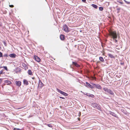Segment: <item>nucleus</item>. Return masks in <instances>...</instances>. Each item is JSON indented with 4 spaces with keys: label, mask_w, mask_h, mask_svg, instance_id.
Instances as JSON below:
<instances>
[{
    "label": "nucleus",
    "mask_w": 130,
    "mask_h": 130,
    "mask_svg": "<svg viewBox=\"0 0 130 130\" xmlns=\"http://www.w3.org/2000/svg\"><path fill=\"white\" fill-rule=\"evenodd\" d=\"M89 94V93H85L84 94L85 95H86L87 96H88Z\"/></svg>",
    "instance_id": "obj_34"
},
{
    "label": "nucleus",
    "mask_w": 130,
    "mask_h": 130,
    "mask_svg": "<svg viewBox=\"0 0 130 130\" xmlns=\"http://www.w3.org/2000/svg\"><path fill=\"white\" fill-rule=\"evenodd\" d=\"M3 73V70H2L0 71V75L1 74H2Z\"/></svg>",
    "instance_id": "obj_36"
},
{
    "label": "nucleus",
    "mask_w": 130,
    "mask_h": 130,
    "mask_svg": "<svg viewBox=\"0 0 130 130\" xmlns=\"http://www.w3.org/2000/svg\"><path fill=\"white\" fill-rule=\"evenodd\" d=\"M124 63V62H121L120 63V64L122 65H123Z\"/></svg>",
    "instance_id": "obj_35"
},
{
    "label": "nucleus",
    "mask_w": 130,
    "mask_h": 130,
    "mask_svg": "<svg viewBox=\"0 0 130 130\" xmlns=\"http://www.w3.org/2000/svg\"><path fill=\"white\" fill-rule=\"evenodd\" d=\"M8 56H9L6 53V54H4L3 56L4 57H8Z\"/></svg>",
    "instance_id": "obj_29"
},
{
    "label": "nucleus",
    "mask_w": 130,
    "mask_h": 130,
    "mask_svg": "<svg viewBox=\"0 0 130 130\" xmlns=\"http://www.w3.org/2000/svg\"><path fill=\"white\" fill-rule=\"evenodd\" d=\"M120 9L121 8L120 7H118L117 9V10H118V11L117 12V13H118L120 12Z\"/></svg>",
    "instance_id": "obj_27"
},
{
    "label": "nucleus",
    "mask_w": 130,
    "mask_h": 130,
    "mask_svg": "<svg viewBox=\"0 0 130 130\" xmlns=\"http://www.w3.org/2000/svg\"><path fill=\"white\" fill-rule=\"evenodd\" d=\"M91 5L94 8H95V9H97V8L98 7V6L96 5H95V4H92Z\"/></svg>",
    "instance_id": "obj_22"
},
{
    "label": "nucleus",
    "mask_w": 130,
    "mask_h": 130,
    "mask_svg": "<svg viewBox=\"0 0 130 130\" xmlns=\"http://www.w3.org/2000/svg\"><path fill=\"white\" fill-rule=\"evenodd\" d=\"M9 56L12 58H15L16 56V55L14 53H12L9 55Z\"/></svg>",
    "instance_id": "obj_12"
},
{
    "label": "nucleus",
    "mask_w": 130,
    "mask_h": 130,
    "mask_svg": "<svg viewBox=\"0 0 130 130\" xmlns=\"http://www.w3.org/2000/svg\"><path fill=\"white\" fill-rule=\"evenodd\" d=\"M72 64L75 66L79 68L80 67V66L76 62H75L72 61Z\"/></svg>",
    "instance_id": "obj_10"
},
{
    "label": "nucleus",
    "mask_w": 130,
    "mask_h": 130,
    "mask_svg": "<svg viewBox=\"0 0 130 130\" xmlns=\"http://www.w3.org/2000/svg\"><path fill=\"white\" fill-rule=\"evenodd\" d=\"M3 57V54L1 52H0V57Z\"/></svg>",
    "instance_id": "obj_32"
},
{
    "label": "nucleus",
    "mask_w": 130,
    "mask_h": 130,
    "mask_svg": "<svg viewBox=\"0 0 130 130\" xmlns=\"http://www.w3.org/2000/svg\"><path fill=\"white\" fill-rule=\"evenodd\" d=\"M88 96L91 98H94V95L92 94H90V93L89 94Z\"/></svg>",
    "instance_id": "obj_25"
},
{
    "label": "nucleus",
    "mask_w": 130,
    "mask_h": 130,
    "mask_svg": "<svg viewBox=\"0 0 130 130\" xmlns=\"http://www.w3.org/2000/svg\"><path fill=\"white\" fill-rule=\"evenodd\" d=\"M23 82L24 85H27L28 84V81L26 79H24L23 81Z\"/></svg>",
    "instance_id": "obj_18"
},
{
    "label": "nucleus",
    "mask_w": 130,
    "mask_h": 130,
    "mask_svg": "<svg viewBox=\"0 0 130 130\" xmlns=\"http://www.w3.org/2000/svg\"><path fill=\"white\" fill-rule=\"evenodd\" d=\"M59 98L61 99H65V98L63 97H59Z\"/></svg>",
    "instance_id": "obj_38"
},
{
    "label": "nucleus",
    "mask_w": 130,
    "mask_h": 130,
    "mask_svg": "<svg viewBox=\"0 0 130 130\" xmlns=\"http://www.w3.org/2000/svg\"><path fill=\"white\" fill-rule=\"evenodd\" d=\"M2 80V78H0V84L1 83Z\"/></svg>",
    "instance_id": "obj_39"
},
{
    "label": "nucleus",
    "mask_w": 130,
    "mask_h": 130,
    "mask_svg": "<svg viewBox=\"0 0 130 130\" xmlns=\"http://www.w3.org/2000/svg\"><path fill=\"white\" fill-rule=\"evenodd\" d=\"M63 30L66 32H68L70 31L68 27L66 24H65L63 25Z\"/></svg>",
    "instance_id": "obj_5"
},
{
    "label": "nucleus",
    "mask_w": 130,
    "mask_h": 130,
    "mask_svg": "<svg viewBox=\"0 0 130 130\" xmlns=\"http://www.w3.org/2000/svg\"><path fill=\"white\" fill-rule=\"evenodd\" d=\"M3 43H4V44L5 45V46H6V43L5 42V41H3Z\"/></svg>",
    "instance_id": "obj_41"
},
{
    "label": "nucleus",
    "mask_w": 130,
    "mask_h": 130,
    "mask_svg": "<svg viewBox=\"0 0 130 130\" xmlns=\"http://www.w3.org/2000/svg\"><path fill=\"white\" fill-rule=\"evenodd\" d=\"M103 8L102 7H99V10L100 11H102L103 10Z\"/></svg>",
    "instance_id": "obj_28"
},
{
    "label": "nucleus",
    "mask_w": 130,
    "mask_h": 130,
    "mask_svg": "<svg viewBox=\"0 0 130 130\" xmlns=\"http://www.w3.org/2000/svg\"><path fill=\"white\" fill-rule=\"evenodd\" d=\"M86 85H85V86L88 88H90L91 89L94 88L93 86L91 85L87 82H86Z\"/></svg>",
    "instance_id": "obj_6"
},
{
    "label": "nucleus",
    "mask_w": 130,
    "mask_h": 130,
    "mask_svg": "<svg viewBox=\"0 0 130 130\" xmlns=\"http://www.w3.org/2000/svg\"><path fill=\"white\" fill-rule=\"evenodd\" d=\"M62 94L63 95H64V96H68V94H67V93L65 92H62Z\"/></svg>",
    "instance_id": "obj_24"
},
{
    "label": "nucleus",
    "mask_w": 130,
    "mask_h": 130,
    "mask_svg": "<svg viewBox=\"0 0 130 130\" xmlns=\"http://www.w3.org/2000/svg\"><path fill=\"white\" fill-rule=\"evenodd\" d=\"M103 89L105 91L111 95L112 96H114V94L113 92L110 89L105 88H103Z\"/></svg>",
    "instance_id": "obj_2"
},
{
    "label": "nucleus",
    "mask_w": 130,
    "mask_h": 130,
    "mask_svg": "<svg viewBox=\"0 0 130 130\" xmlns=\"http://www.w3.org/2000/svg\"><path fill=\"white\" fill-rule=\"evenodd\" d=\"M21 69L19 68L18 67H17L14 70V71L16 73H18L20 72L21 71Z\"/></svg>",
    "instance_id": "obj_8"
},
{
    "label": "nucleus",
    "mask_w": 130,
    "mask_h": 130,
    "mask_svg": "<svg viewBox=\"0 0 130 130\" xmlns=\"http://www.w3.org/2000/svg\"><path fill=\"white\" fill-rule=\"evenodd\" d=\"M13 130H21V129L18 128H13Z\"/></svg>",
    "instance_id": "obj_33"
},
{
    "label": "nucleus",
    "mask_w": 130,
    "mask_h": 130,
    "mask_svg": "<svg viewBox=\"0 0 130 130\" xmlns=\"http://www.w3.org/2000/svg\"><path fill=\"white\" fill-rule=\"evenodd\" d=\"M3 68L6 70L7 71V70H8L7 68V67L6 66H4L3 67Z\"/></svg>",
    "instance_id": "obj_31"
},
{
    "label": "nucleus",
    "mask_w": 130,
    "mask_h": 130,
    "mask_svg": "<svg viewBox=\"0 0 130 130\" xmlns=\"http://www.w3.org/2000/svg\"><path fill=\"white\" fill-rule=\"evenodd\" d=\"M100 60L102 62H104V60L103 57H100L99 58Z\"/></svg>",
    "instance_id": "obj_20"
},
{
    "label": "nucleus",
    "mask_w": 130,
    "mask_h": 130,
    "mask_svg": "<svg viewBox=\"0 0 130 130\" xmlns=\"http://www.w3.org/2000/svg\"><path fill=\"white\" fill-rule=\"evenodd\" d=\"M5 83L7 84V85H9L11 83L10 81L8 80H5Z\"/></svg>",
    "instance_id": "obj_17"
},
{
    "label": "nucleus",
    "mask_w": 130,
    "mask_h": 130,
    "mask_svg": "<svg viewBox=\"0 0 130 130\" xmlns=\"http://www.w3.org/2000/svg\"><path fill=\"white\" fill-rule=\"evenodd\" d=\"M108 57H110L111 58H112V59H115V57L112 54H111L109 53L108 54Z\"/></svg>",
    "instance_id": "obj_14"
},
{
    "label": "nucleus",
    "mask_w": 130,
    "mask_h": 130,
    "mask_svg": "<svg viewBox=\"0 0 130 130\" xmlns=\"http://www.w3.org/2000/svg\"><path fill=\"white\" fill-rule=\"evenodd\" d=\"M57 91L58 92L60 93V94H61L62 93V92L63 91L61 90H59L57 88L56 89Z\"/></svg>",
    "instance_id": "obj_23"
},
{
    "label": "nucleus",
    "mask_w": 130,
    "mask_h": 130,
    "mask_svg": "<svg viewBox=\"0 0 130 130\" xmlns=\"http://www.w3.org/2000/svg\"><path fill=\"white\" fill-rule=\"evenodd\" d=\"M45 125L48 126V127H53V125L51 124H45Z\"/></svg>",
    "instance_id": "obj_21"
},
{
    "label": "nucleus",
    "mask_w": 130,
    "mask_h": 130,
    "mask_svg": "<svg viewBox=\"0 0 130 130\" xmlns=\"http://www.w3.org/2000/svg\"><path fill=\"white\" fill-rule=\"evenodd\" d=\"M124 1L127 4H130V2L127 1L125 0H124Z\"/></svg>",
    "instance_id": "obj_30"
},
{
    "label": "nucleus",
    "mask_w": 130,
    "mask_h": 130,
    "mask_svg": "<svg viewBox=\"0 0 130 130\" xmlns=\"http://www.w3.org/2000/svg\"><path fill=\"white\" fill-rule=\"evenodd\" d=\"M22 66L24 68L25 70H26L28 69V67L26 64L25 63H23L22 64Z\"/></svg>",
    "instance_id": "obj_15"
},
{
    "label": "nucleus",
    "mask_w": 130,
    "mask_h": 130,
    "mask_svg": "<svg viewBox=\"0 0 130 130\" xmlns=\"http://www.w3.org/2000/svg\"><path fill=\"white\" fill-rule=\"evenodd\" d=\"M9 7H14V6L13 5H9Z\"/></svg>",
    "instance_id": "obj_37"
},
{
    "label": "nucleus",
    "mask_w": 130,
    "mask_h": 130,
    "mask_svg": "<svg viewBox=\"0 0 130 130\" xmlns=\"http://www.w3.org/2000/svg\"><path fill=\"white\" fill-rule=\"evenodd\" d=\"M3 68V67H0V68Z\"/></svg>",
    "instance_id": "obj_44"
},
{
    "label": "nucleus",
    "mask_w": 130,
    "mask_h": 130,
    "mask_svg": "<svg viewBox=\"0 0 130 130\" xmlns=\"http://www.w3.org/2000/svg\"><path fill=\"white\" fill-rule=\"evenodd\" d=\"M1 26V25L0 24V26Z\"/></svg>",
    "instance_id": "obj_45"
},
{
    "label": "nucleus",
    "mask_w": 130,
    "mask_h": 130,
    "mask_svg": "<svg viewBox=\"0 0 130 130\" xmlns=\"http://www.w3.org/2000/svg\"><path fill=\"white\" fill-rule=\"evenodd\" d=\"M35 59L38 62H40L41 61L40 58L37 56H34Z\"/></svg>",
    "instance_id": "obj_9"
},
{
    "label": "nucleus",
    "mask_w": 130,
    "mask_h": 130,
    "mask_svg": "<svg viewBox=\"0 0 130 130\" xmlns=\"http://www.w3.org/2000/svg\"><path fill=\"white\" fill-rule=\"evenodd\" d=\"M35 77H32V79L33 80H34L35 79Z\"/></svg>",
    "instance_id": "obj_42"
},
{
    "label": "nucleus",
    "mask_w": 130,
    "mask_h": 130,
    "mask_svg": "<svg viewBox=\"0 0 130 130\" xmlns=\"http://www.w3.org/2000/svg\"><path fill=\"white\" fill-rule=\"evenodd\" d=\"M121 111L123 112L125 115L126 114V112H125V111L124 110V109H121Z\"/></svg>",
    "instance_id": "obj_26"
},
{
    "label": "nucleus",
    "mask_w": 130,
    "mask_h": 130,
    "mask_svg": "<svg viewBox=\"0 0 130 130\" xmlns=\"http://www.w3.org/2000/svg\"><path fill=\"white\" fill-rule=\"evenodd\" d=\"M44 86V84L42 83L41 80H39V84L38 86V88H41Z\"/></svg>",
    "instance_id": "obj_7"
},
{
    "label": "nucleus",
    "mask_w": 130,
    "mask_h": 130,
    "mask_svg": "<svg viewBox=\"0 0 130 130\" xmlns=\"http://www.w3.org/2000/svg\"><path fill=\"white\" fill-rule=\"evenodd\" d=\"M60 38L61 40H64L65 39V36L64 35H61L60 36Z\"/></svg>",
    "instance_id": "obj_16"
},
{
    "label": "nucleus",
    "mask_w": 130,
    "mask_h": 130,
    "mask_svg": "<svg viewBox=\"0 0 130 130\" xmlns=\"http://www.w3.org/2000/svg\"><path fill=\"white\" fill-rule=\"evenodd\" d=\"M28 73L29 75H32V72L31 70H28Z\"/></svg>",
    "instance_id": "obj_19"
},
{
    "label": "nucleus",
    "mask_w": 130,
    "mask_h": 130,
    "mask_svg": "<svg viewBox=\"0 0 130 130\" xmlns=\"http://www.w3.org/2000/svg\"><path fill=\"white\" fill-rule=\"evenodd\" d=\"M82 1L83 2H84V3H86V0H82Z\"/></svg>",
    "instance_id": "obj_40"
},
{
    "label": "nucleus",
    "mask_w": 130,
    "mask_h": 130,
    "mask_svg": "<svg viewBox=\"0 0 130 130\" xmlns=\"http://www.w3.org/2000/svg\"><path fill=\"white\" fill-rule=\"evenodd\" d=\"M15 84L18 87H20L21 84V82L20 81H16L15 82Z\"/></svg>",
    "instance_id": "obj_13"
},
{
    "label": "nucleus",
    "mask_w": 130,
    "mask_h": 130,
    "mask_svg": "<svg viewBox=\"0 0 130 130\" xmlns=\"http://www.w3.org/2000/svg\"><path fill=\"white\" fill-rule=\"evenodd\" d=\"M91 84L93 86L94 88H96L99 89H102V87L100 85L95 84L92 83H91Z\"/></svg>",
    "instance_id": "obj_4"
},
{
    "label": "nucleus",
    "mask_w": 130,
    "mask_h": 130,
    "mask_svg": "<svg viewBox=\"0 0 130 130\" xmlns=\"http://www.w3.org/2000/svg\"><path fill=\"white\" fill-rule=\"evenodd\" d=\"M110 36H111L112 38V41L113 42L116 43L118 42V40L117 38L118 36V39H119L120 37L119 35H117L116 31H113L111 30H110L109 31Z\"/></svg>",
    "instance_id": "obj_1"
},
{
    "label": "nucleus",
    "mask_w": 130,
    "mask_h": 130,
    "mask_svg": "<svg viewBox=\"0 0 130 130\" xmlns=\"http://www.w3.org/2000/svg\"><path fill=\"white\" fill-rule=\"evenodd\" d=\"M120 3L121 4H122L123 3L122 2H120Z\"/></svg>",
    "instance_id": "obj_43"
},
{
    "label": "nucleus",
    "mask_w": 130,
    "mask_h": 130,
    "mask_svg": "<svg viewBox=\"0 0 130 130\" xmlns=\"http://www.w3.org/2000/svg\"><path fill=\"white\" fill-rule=\"evenodd\" d=\"M109 114L112 116H113L115 117L116 118H118V116L117 114H116L115 113L113 112L110 111L109 112Z\"/></svg>",
    "instance_id": "obj_11"
},
{
    "label": "nucleus",
    "mask_w": 130,
    "mask_h": 130,
    "mask_svg": "<svg viewBox=\"0 0 130 130\" xmlns=\"http://www.w3.org/2000/svg\"><path fill=\"white\" fill-rule=\"evenodd\" d=\"M91 106L94 108L97 109L101 111V110L100 106L97 103H92L91 104Z\"/></svg>",
    "instance_id": "obj_3"
}]
</instances>
